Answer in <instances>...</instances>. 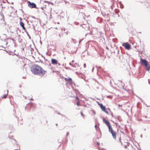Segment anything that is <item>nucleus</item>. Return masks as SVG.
Here are the masks:
<instances>
[{"label":"nucleus","instance_id":"nucleus-11","mask_svg":"<svg viewBox=\"0 0 150 150\" xmlns=\"http://www.w3.org/2000/svg\"><path fill=\"white\" fill-rule=\"evenodd\" d=\"M76 105L78 106H79L80 105V100L78 101L76 103Z\"/></svg>","mask_w":150,"mask_h":150},{"label":"nucleus","instance_id":"nucleus-3","mask_svg":"<svg viewBox=\"0 0 150 150\" xmlns=\"http://www.w3.org/2000/svg\"><path fill=\"white\" fill-rule=\"evenodd\" d=\"M140 62L141 64L143 66H144L145 68H146V70L148 71H149L150 69V67L148 66V62L145 59H142V58L140 59Z\"/></svg>","mask_w":150,"mask_h":150},{"label":"nucleus","instance_id":"nucleus-14","mask_svg":"<svg viewBox=\"0 0 150 150\" xmlns=\"http://www.w3.org/2000/svg\"><path fill=\"white\" fill-rule=\"evenodd\" d=\"M83 67L84 68H86V64H84L83 65Z\"/></svg>","mask_w":150,"mask_h":150},{"label":"nucleus","instance_id":"nucleus-10","mask_svg":"<svg viewBox=\"0 0 150 150\" xmlns=\"http://www.w3.org/2000/svg\"><path fill=\"white\" fill-rule=\"evenodd\" d=\"M8 90L7 91V93L6 94H5L4 95L3 97H2L3 98H6L7 97V96L8 95Z\"/></svg>","mask_w":150,"mask_h":150},{"label":"nucleus","instance_id":"nucleus-17","mask_svg":"<svg viewBox=\"0 0 150 150\" xmlns=\"http://www.w3.org/2000/svg\"><path fill=\"white\" fill-rule=\"evenodd\" d=\"M74 60H72V62L73 63L74 62Z\"/></svg>","mask_w":150,"mask_h":150},{"label":"nucleus","instance_id":"nucleus-13","mask_svg":"<svg viewBox=\"0 0 150 150\" xmlns=\"http://www.w3.org/2000/svg\"><path fill=\"white\" fill-rule=\"evenodd\" d=\"M74 97L78 101L79 100V99L78 97Z\"/></svg>","mask_w":150,"mask_h":150},{"label":"nucleus","instance_id":"nucleus-9","mask_svg":"<svg viewBox=\"0 0 150 150\" xmlns=\"http://www.w3.org/2000/svg\"><path fill=\"white\" fill-rule=\"evenodd\" d=\"M20 26L23 29L25 30H26V28L24 27V24L22 22H20Z\"/></svg>","mask_w":150,"mask_h":150},{"label":"nucleus","instance_id":"nucleus-4","mask_svg":"<svg viewBox=\"0 0 150 150\" xmlns=\"http://www.w3.org/2000/svg\"><path fill=\"white\" fill-rule=\"evenodd\" d=\"M98 105L100 106L101 110L107 114H108V112L106 110V108L103 106L102 103H98Z\"/></svg>","mask_w":150,"mask_h":150},{"label":"nucleus","instance_id":"nucleus-2","mask_svg":"<svg viewBox=\"0 0 150 150\" xmlns=\"http://www.w3.org/2000/svg\"><path fill=\"white\" fill-rule=\"evenodd\" d=\"M103 122L106 124L108 128L109 132L111 134L113 139H116L117 133L116 131H114L109 121L106 120L105 118L103 119Z\"/></svg>","mask_w":150,"mask_h":150},{"label":"nucleus","instance_id":"nucleus-8","mask_svg":"<svg viewBox=\"0 0 150 150\" xmlns=\"http://www.w3.org/2000/svg\"><path fill=\"white\" fill-rule=\"evenodd\" d=\"M65 80L68 83L71 84L72 83V80L71 78H64Z\"/></svg>","mask_w":150,"mask_h":150},{"label":"nucleus","instance_id":"nucleus-12","mask_svg":"<svg viewBox=\"0 0 150 150\" xmlns=\"http://www.w3.org/2000/svg\"><path fill=\"white\" fill-rule=\"evenodd\" d=\"M81 115L84 118V115L82 112H81Z\"/></svg>","mask_w":150,"mask_h":150},{"label":"nucleus","instance_id":"nucleus-6","mask_svg":"<svg viewBox=\"0 0 150 150\" xmlns=\"http://www.w3.org/2000/svg\"><path fill=\"white\" fill-rule=\"evenodd\" d=\"M122 45L123 47H125V49L129 50L130 49V45L127 42L123 43Z\"/></svg>","mask_w":150,"mask_h":150},{"label":"nucleus","instance_id":"nucleus-1","mask_svg":"<svg viewBox=\"0 0 150 150\" xmlns=\"http://www.w3.org/2000/svg\"><path fill=\"white\" fill-rule=\"evenodd\" d=\"M30 70L34 75L41 77L43 76L46 72L41 67L37 64H34L32 65L30 68Z\"/></svg>","mask_w":150,"mask_h":150},{"label":"nucleus","instance_id":"nucleus-15","mask_svg":"<svg viewBox=\"0 0 150 150\" xmlns=\"http://www.w3.org/2000/svg\"><path fill=\"white\" fill-rule=\"evenodd\" d=\"M97 145H99L100 144V143H98V142L97 143Z\"/></svg>","mask_w":150,"mask_h":150},{"label":"nucleus","instance_id":"nucleus-18","mask_svg":"<svg viewBox=\"0 0 150 150\" xmlns=\"http://www.w3.org/2000/svg\"><path fill=\"white\" fill-rule=\"evenodd\" d=\"M115 124L116 126H117V123H115Z\"/></svg>","mask_w":150,"mask_h":150},{"label":"nucleus","instance_id":"nucleus-5","mask_svg":"<svg viewBox=\"0 0 150 150\" xmlns=\"http://www.w3.org/2000/svg\"><path fill=\"white\" fill-rule=\"evenodd\" d=\"M27 3L28 4V6L31 8H36V5L33 2H31L29 1H28Z\"/></svg>","mask_w":150,"mask_h":150},{"label":"nucleus","instance_id":"nucleus-16","mask_svg":"<svg viewBox=\"0 0 150 150\" xmlns=\"http://www.w3.org/2000/svg\"><path fill=\"white\" fill-rule=\"evenodd\" d=\"M6 45H7V44H8V42H7L6 43Z\"/></svg>","mask_w":150,"mask_h":150},{"label":"nucleus","instance_id":"nucleus-7","mask_svg":"<svg viewBox=\"0 0 150 150\" xmlns=\"http://www.w3.org/2000/svg\"><path fill=\"white\" fill-rule=\"evenodd\" d=\"M51 62L52 64L53 65H57L58 64L59 65H60V64L58 62L57 60L54 59H51Z\"/></svg>","mask_w":150,"mask_h":150}]
</instances>
